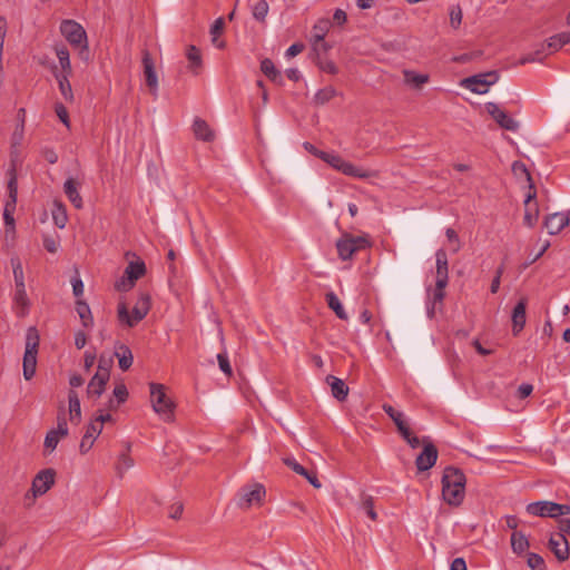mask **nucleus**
<instances>
[{
  "mask_svg": "<svg viewBox=\"0 0 570 570\" xmlns=\"http://www.w3.org/2000/svg\"><path fill=\"white\" fill-rule=\"evenodd\" d=\"M56 114H57L58 118L63 122V125H66L67 127L70 126L69 115L63 105H61V104L56 105Z\"/></svg>",
  "mask_w": 570,
  "mask_h": 570,
  "instance_id": "0e129e2a",
  "label": "nucleus"
},
{
  "mask_svg": "<svg viewBox=\"0 0 570 570\" xmlns=\"http://www.w3.org/2000/svg\"><path fill=\"white\" fill-rule=\"evenodd\" d=\"M316 65L318 68L327 73L336 75L338 69L336 65L332 60L322 59L321 57L316 58Z\"/></svg>",
  "mask_w": 570,
  "mask_h": 570,
  "instance_id": "3c124183",
  "label": "nucleus"
},
{
  "mask_svg": "<svg viewBox=\"0 0 570 570\" xmlns=\"http://www.w3.org/2000/svg\"><path fill=\"white\" fill-rule=\"evenodd\" d=\"M445 235L448 240L452 244V252L458 253L461 249V242L458 233L453 228H448L445 230Z\"/></svg>",
  "mask_w": 570,
  "mask_h": 570,
  "instance_id": "6e6d98bb",
  "label": "nucleus"
},
{
  "mask_svg": "<svg viewBox=\"0 0 570 570\" xmlns=\"http://www.w3.org/2000/svg\"><path fill=\"white\" fill-rule=\"evenodd\" d=\"M69 433L67 420L65 415V407L60 405L57 416V429L50 430L45 438V454L52 453L60 439L66 438Z\"/></svg>",
  "mask_w": 570,
  "mask_h": 570,
  "instance_id": "9b49d317",
  "label": "nucleus"
},
{
  "mask_svg": "<svg viewBox=\"0 0 570 570\" xmlns=\"http://www.w3.org/2000/svg\"><path fill=\"white\" fill-rule=\"evenodd\" d=\"M63 191L76 208H82V198L78 191V184L73 178H69L65 181Z\"/></svg>",
  "mask_w": 570,
  "mask_h": 570,
  "instance_id": "c85d7f7f",
  "label": "nucleus"
},
{
  "mask_svg": "<svg viewBox=\"0 0 570 570\" xmlns=\"http://www.w3.org/2000/svg\"><path fill=\"white\" fill-rule=\"evenodd\" d=\"M370 246L371 242L367 235L355 236L350 233H343L336 240L337 254L342 261L352 259L357 252L364 250Z\"/></svg>",
  "mask_w": 570,
  "mask_h": 570,
  "instance_id": "7ed1b4c3",
  "label": "nucleus"
},
{
  "mask_svg": "<svg viewBox=\"0 0 570 570\" xmlns=\"http://www.w3.org/2000/svg\"><path fill=\"white\" fill-rule=\"evenodd\" d=\"M56 55L59 59L62 72L71 73V66L69 59V51L65 46L56 48Z\"/></svg>",
  "mask_w": 570,
  "mask_h": 570,
  "instance_id": "c03bdc74",
  "label": "nucleus"
},
{
  "mask_svg": "<svg viewBox=\"0 0 570 570\" xmlns=\"http://www.w3.org/2000/svg\"><path fill=\"white\" fill-rule=\"evenodd\" d=\"M512 170L515 176H524L525 180L529 183V186L533 184L531 175L524 164L515 161L512 166Z\"/></svg>",
  "mask_w": 570,
  "mask_h": 570,
  "instance_id": "5fc2aeb1",
  "label": "nucleus"
},
{
  "mask_svg": "<svg viewBox=\"0 0 570 570\" xmlns=\"http://www.w3.org/2000/svg\"><path fill=\"white\" fill-rule=\"evenodd\" d=\"M401 436L412 449H417L422 444V440L414 435L410 428L406 430V433H402Z\"/></svg>",
  "mask_w": 570,
  "mask_h": 570,
  "instance_id": "052dcab7",
  "label": "nucleus"
},
{
  "mask_svg": "<svg viewBox=\"0 0 570 570\" xmlns=\"http://www.w3.org/2000/svg\"><path fill=\"white\" fill-rule=\"evenodd\" d=\"M325 381L331 386L332 395L337 401L346 400L348 395V386L345 384L343 380L334 375H327Z\"/></svg>",
  "mask_w": 570,
  "mask_h": 570,
  "instance_id": "393cba45",
  "label": "nucleus"
},
{
  "mask_svg": "<svg viewBox=\"0 0 570 570\" xmlns=\"http://www.w3.org/2000/svg\"><path fill=\"white\" fill-rule=\"evenodd\" d=\"M465 475L454 466H448L442 475V497L446 503L458 507L462 503L465 493Z\"/></svg>",
  "mask_w": 570,
  "mask_h": 570,
  "instance_id": "f257e3e1",
  "label": "nucleus"
},
{
  "mask_svg": "<svg viewBox=\"0 0 570 570\" xmlns=\"http://www.w3.org/2000/svg\"><path fill=\"white\" fill-rule=\"evenodd\" d=\"M102 425L96 419H94L86 429L87 439H97L102 432Z\"/></svg>",
  "mask_w": 570,
  "mask_h": 570,
  "instance_id": "603ef678",
  "label": "nucleus"
},
{
  "mask_svg": "<svg viewBox=\"0 0 570 570\" xmlns=\"http://www.w3.org/2000/svg\"><path fill=\"white\" fill-rule=\"evenodd\" d=\"M76 311L82 322V325L85 327H89L92 325V317L90 313V308L87 303L82 301H77L76 303Z\"/></svg>",
  "mask_w": 570,
  "mask_h": 570,
  "instance_id": "79ce46f5",
  "label": "nucleus"
},
{
  "mask_svg": "<svg viewBox=\"0 0 570 570\" xmlns=\"http://www.w3.org/2000/svg\"><path fill=\"white\" fill-rule=\"evenodd\" d=\"M185 57L187 60V70L193 75L198 76L203 70V56L200 49L194 45H189L185 50Z\"/></svg>",
  "mask_w": 570,
  "mask_h": 570,
  "instance_id": "a211bd4d",
  "label": "nucleus"
},
{
  "mask_svg": "<svg viewBox=\"0 0 570 570\" xmlns=\"http://www.w3.org/2000/svg\"><path fill=\"white\" fill-rule=\"evenodd\" d=\"M146 265L142 261H131L127 265L124 276L116 282L115 287L119 292H127L131 289L135 283L145 275Z\"/></svg>",
  "mask_w": 570,
  "mask_h": 570,
  "instance_id": "9d476101",
  "label": "nucleus"
},
{
  "mask_svg": "<svg viewBox=\"0 0 570 570\" xmlns=\"http://www.w3.org/2000/svg\"><path fill=\"white\" fill-rule=\"evenodd\" d=\"M150 308V297L148 294H140L135 306L132 307V314L129 315L128 307L125 303L120 302L118 304V318L121 323L126 324L129 327L138 324L149 312Z\"/></svg>",
  "mask_w": 570,
  "mask_h": 570,
  "instance_id": "39448f33",
  "label": "nucleus"
},
{
  "mask_svg": "<svg viewBox=\"0 0 570 570\" xmlns=\"http://www.w3.org/2000/svg\"><path fill=\"white\" fill-rule=\"evenodd\" d=\"M128 390L124 383H119L112 391V397L107 403V410H117L128 399Z\"/></svg>",
  "mask_w": 570,
  "mask_h": 570,
  "instance_id": "cd10ccee",
  "label": "nucleus"
},
{
  "mask_svg": "<svg viewBox=\"0 0 570 570\" xmlns=\"http://www.w3.org/2000/svg\"><path fill=\"white\" fill-rule=\"evenodd\" d=\"M56 472L52 469H46L36 474L32 480L31 489L26 493L24 500L31 505L38 497L47 493L55 484Z\"/></svg>",
  "mask_w": 570,
  "mask_h": 570,
  "instance_id": "6e6552de",
  "label": "nucleus"
},
{
  "mask_svg": "<svg viewBox=\"0 0 570 570\" xmlns=\"http://www.w3.org/2000/svg\"><path fill=\"white\" fill-rule=\"evenodd\" d=\"M326 303L328 307L335 313V315L343 321L348 318L347 313L345 312L340 298L335 293L328 292L325 295Z\"/></svg>",
  "mask_w": 570,
  "mask_h": 570,
  "instance_id": "72a5a7b5",
  "label": "nucleus"
},
{
  "mask_svg": "<svg viewBox=\"0 0 570 570\" xmlns=\"http://www.w3.org/2000/svg\"><path fill=\"white\" fill-rule=\"evenodd\" d=\"M151 405L154 411L164 420L173 422L175 420L176 403L170 399L161 384H150Z\"/></svg>",
  "mask_w": 570,
  "mask_h": 570,
  "instance_id": "f03ea898",
  "label": "nucleus"
},
{
  "mask_svg": "<svg viewBox=\"0 0 570 570\" xmlns=\"http://www.w3.org/2000/svg\"><path fill=\"white\" fill-rule=\"evenodd\" d=\"M511 547L513 552L522 553L529 548V541L522 532L513 531L511 535Z\"/></svg>",
  "mask_w": 570,
  "mask_h": 570,
  "instance_id": "4c0bfd02",
  "label": "nucleus"
},
{
  "mask_svg": "<svg viewBox=\"0 0 570 570\" xmlns=\"http://www.w3.org/2000/svg\"><path fill=\"white\" fill-rule=\"evenodd\" d=\"M134 464L132 459L127 454H121L118 459L117 470L121 475L126 470L131 468Z\"/></svg>",
  "mask_w": 570,
  "mask_h": 570,
  "instance_id": "bf43d9fd",
  "label": "nucleus"
},
{
  "mask_svg": "<svg viewBox=\"0 0 570 570\" xmlns=\"http://www.w3.org/2000/svg\"><path fill=\"white\" fill-rule=\"evenodd\" d=\"M499 80V73L497 71H488L478 73L460 81V85L474 94L488 92L490 86L494 85Z\"/></svg>",
  "mask_w": 570,
  "mask_h": 570,
  "instance_id": "1a4fd4ad",
  "label": "nucleus"
},
{
  "mask_svg": "<svg viewBox=\"0 0 570 570\" xmlns=\"http://www.w3.org/2000/svg\"><path fill=\"white\" fill-rule=\"evenodd\" d=\"M68 402H69V420L71 423L79 424L81 421V406L80 400L78 397L77 392L73 390L68 393Z\"/></svg>",
  "mask_w": 570,
  "mask_h": 570,
  "instance_id": "7c9ffc66",
  "label": "nucleus"
},
{
  "mask_svg": "<svg viewBox=\"0 0 570 570\" xmlns=\"http://www.w3.org/2000/svg\"><path fill=\"white\" fill-rule=\"evenodd\" d=\"M404 83L414 88L421 89L425 83L429 82V75L416 73L413 70H403Z\"/></svg>",
  "mask_w": 570,
  "mask_h": 570,
  "instance_id": "2f4dec72",
  "label": "nucleus"
},
{
  "mask_svg": "<svg viewBox=\"0 0 570 570\" xmlns=\"http://www.w3.org/2000/svg\"><path fill=\"white\" fill-rule=\"evenodd\" d=\"M547 56L548 53L546 52V45H541L535 51L523 56L519 60L518 65H525L529 62H542Z\"/></svg>",
  "mask_w": 570,
  "mask_h": 570,
  "instance_id": "58836bf2",
  "label": "nucleus"
},
{
  "mask_svg": "<svg viewBox=\"0 0 570 570\" xmlns=\"http://www.w3.org/2000/svg\"><path fill=\"white\" fill-rule=\"evenodd\" d=\"M324 161L346 176L362 179L379 177L377 170H368L357 167L354 164L344 160L340 155L336 154L327 153Z\"/></svg>",
  "mask_w": 570,
  "mask_h": 570,
  "instance_id": "423d86ee",
  "label": "nucleus"
},
{
  "mask_svg": "<svg viewBox=\"0 0 570 570\" xmlns=\"http://www.w3.org/2000/svg\"><path fill=\"white\" fill-rule=\"evenodd\" d=\"M69 75L70 73L62 72L61 75L57 76V79H58L60 92L63 96V98L68 101H72L73 95H72L71 85L68 80Z\"/></svg>",
  "mask_w": 570,
  "mask_h": 570,
  "instance_id": "a19ab883",
  "label": "nucleus"
},
{
  "mask_svg": "<svg viewBox=\"0 0 570 570\" xmlns=\"http://www.w3.org/2000/svg\"><path fill=\"white\" fill-rule=\"evenodd\" d=\"M193 132L197 139H200L204 141H212L215 137V134L209 128L208 124L200 118H196L194 120Z\"/></svg>",
  "mask_w": 570,
  "mask_h": 570,
  "instance_id": "c756f323",
  "label": "nucleus"
},
{
  "mask_svg": "<svg viewBox=\"0 0 570 570\" xmlns=\"http://www.w3.org/2000/svg\"><path fill=\"white\" fill-rule=\"evenodd\" d=\"M450 570H468L465 560L463 558H455L451 563Z\"/></svg>",
  "mask_w": 570,
  "mask_h": 570,
  "instance_id": "774afa93",
  "label": "nucleus"
},
{
  "mask_svg": "<svg viewBox=\"0 0 570 570\" xmlns=\"http://www.w3.org/2000/svg\"><path fill=\"white\" fill-rule=\"evenodd\" d=\"M361 509L367 514V517L376 521L377 514L374 510V500L371 495H364L361 502Z\"/></svg>",
  "mask_w": 570,
  "mask_h": 570,
  "instance_id": "09e8293b",
  "label": "nucleus"
},
{
  "mask_svg": "<svg viewBox=\"0 0 570 570\" xmlns=\"http://www.w3.org/2000/svg\"><path fill=\"white\" fill-rule=\"evenodd\" d=\"M450 16V26L458 30L461 26L462 19H463V12L459 4H454L449 10Z\"/></svg>",
  "mask_w": 570,
  "mask_h": 570,
  "instance_id": "a18cd8bd",
  "label": "nucleus"
},
{
  "mask_svg": "<svg viewBox=\"0 0 570 570\" xmlns=\"http://www.w3.org/2000/svg\"><path fill=\"white\" fill-rule=\"evenodd\" d=\"M266 497V490L263 484L254 483L243 487L239 492L238 507L249 509L254 505L262 507Z\"/></svg>",
  "mask_w": 570,
  "mask_h": 570,
  "instance_id": "f8f14e48",
  "label": "nucleus"
},
{
  "mask_svg": "<svg viewBox=\"0 0 570 570\" xmlns=\"http://www.w3.org/2000/svg\"><path fill=\"white\" fill-rule=\"evenodd\" d=\"M569 224V217L564 213H554L546 217L544 227L550 235H557Z\"/></svg>",
  "mask_w": 570,
  "mask_h": 570,
  "instance_id": "412c9836",
  "label": "nucleus"
},
{
  "mask_svg": "<svg viewBox=\"0 0 570 570\" xmlns=\"http://www.w3.org/2000/svg\"><path fill=\"white\" fill-rule=\"evenodd\" d=\"M543 45H546V52L548 56L560 50L564 46L559 33L550 37Z\"/></svg>",
  "mask_w": 570,
  "mask_h": 570,
  "instance_id": "8fccbe9b",
  "label": "nucleus"
},
{
  "mask_svg": "<svg viewBox=\"0 0 570 570\" xmlns=\"http://www.w3.org/2000/svg\"><path fill=\"white\" fill-rule=\"evenodd\" d=\"M59 240L57 238H53L51 236H45L43 237V247L49 252V253H57L58 248H59Z\"/></svg>",
  "mask_w": 570,
  "mask_h": 570,
  "instance_id": "e2e57ef3",
  "label": "nucleus"
},
{
  "mask_svg": "<svg viewBox=\"0 0 570 570\" xmlns=\"http://www.w3.org/2000/svg\"><path fill=\"white\" fill-rule=\"evenodd\" d=\"M422 445L423 450L415 459V465L420 472L430 470L435 464L439 455L436 446L428 438L422 440Z\"/></svg>",
  "mask_w": 570,
  "mask_h": 570,
  "instance_id": "ddd939ff",
  "label": "nucleus"
},
{
  "mask_svg": "<svg viewBox=\"0 0 570 570\" xmlns=\"http://www.w3.org/2000/svg\"><path fill=\"white\" fill-rule=\"evenodd\" d=\"M284 463L291 468L294 472L297 474L306 478V480L315 488L320 489L322 487L321 482L318 481L317 476L313 472H308L303 465H301L296 460L286 458L284 459Z\"/></svg>",
  "mask_w": 570,
  "mask_h": 570,
  "instance_id": "b1692460",
  "label": "nucleus"
},
{
  "mask_svg": "<svg viewBox=\"0 0 570 570\" xmlns=\"http://www.w3.org/2000/svg\"><path fill=\"white\" fill-rule=\"evenodd\" d=\"M13 303L17 309V315L20 317L26 316L30 306V302L27 296L24 284L14 285Z\"/></svg>",
  "mask_w": 570,
  "mask_h": 570,
  "instance_id": "4be33fe9",
  "label": "nucleus"
},
{
  "mask_svg": "<svg viewBox=\"0 0 570 570\" xmlns=\"http://www.w3.org/2000/svg\"><path fill=\"white\" fill-rule=\"evenodd\" d=\"M305 49V46L304 43L302 42H296L294 45H292L287 50H286V56L288 58H293L297 55H299L303 50Z\"/></svg>",
  "mask_w": 570,
  "mask_h": 570,
  "instance_id": "338daca9",
  "label": "nucleus"
},
{
  "mask_svg": "<svg viewBox=\"0 0 570 570\" xmlns=\"http://www.w3.org/2000/svg\"><path fill=\"white\" fill-rule=\"evenodd\" d=\"M10 264L12 266L14 285L24 284V274L21 261L18 257H12L10 259Z\"/></svg>",
  "mask_w": 570,
  "mask_h": 570,
  "instance_id": "49530a36",
  "label": "nucleus"
},
{
  "mask_svg": "<svg viewBox=\"0 0 570 570\" xmlns=\"http://www.w3.org/2000/svg\"><path fill=\"white\" fill-rule=\"evenodd\" d=\"M383 411L391 417V420L394 422L397 431L400 434L406 433V430L410 428L409 423L405 419V415L403 412L395 410L390 404H383L382 406Z\"/></svg>",
  "mask_w": 570,
  "mask_h": 570,
  "instance_id": "a878e982",
  "label": "nucleus"
},
{
  "mask_svg": "<svg viewBox=\"0 0 570 570\" xmlns=\"http://www.w3.org/2000/svg\"><path fill=\"white\" fill-rule=\"evenodd\" d=\"M527 563L532 570H544V560L537 553H529Z\"/></svg>",
  "mask_w": 570,
  "mask_h": 570,
  "instance_id": "864d4df0",
  "label": "nucleus"
},
{
  "mask_svg": "<svg viewBox=\"0 0 570 570\" xmlns=\"http://www.w3.org/2000/svg\"><path fill=\"white\" fill-rule=\"evenodd\" d=\"M110 377L106 376V373H95L87 385V396L92 400H97L105 392L106 384Z\"/></svg>",
  "mask_w": 570,
  "mask_h": 570,
  "instance_id": "6ab92c4d",
  "label": "nucleus"
},
{
  "mask_svg": "<svg viewBox=\"0 0 570 570\" xmlns=\"http://www.w3.org/2000/svg\"><path fill=\"white\" fill-rule=\"evenodd\" d=\"M525 510L529 514L540 518H558L557 503L552 501L532 502L527 505Z\"/></svg>",
  "mask_w": 570,
  "mask_h": 570,
  "instance_id": "dca6fc26",
  "label": "nucleus"
},
{
  "mask_svg": "<svg viewBox=\"0 0 570 570\" xmlns=\"http://www.w3.org/2000/svg\"><path fill=\"white\" fill-rule=\"evenodd\" d=\"M60 31L71 46L80 49L82 58L88 59V43L85 29L73 20H63Z\"/></svg>",
  "mask_w": 570,
  "mask_h": 570,
  "instance_id": "0eeeda50",
  "label": "nucleus"
},
{
  "mask_svg": "<svg viewBox=\"0 0 570 570\" xmlns=\"http://www.w3.org/2000/svg\"><path fill=\"white\" fill-rule=\"evenodd\" d=\"M537 197V190L534 187V184H531L529 186V191L525 196L524 206H525V213H524V224L529 227H533L539 218V208L537 203H533V200Z\"/></svg>",
  "mask_w": 570,
  "mask_h": 570,
  "instance_id": "2eb2a0df",
  "label": "nucleus"
},
{
  "mask_svg": "<svg viewBox=\"0 0 570 570\" xmlns=\"http://www.w3.org/2000/svg\"><path fill=\"white\" fill-rule=\"evenodd\" d=\"M549 547L559 561H566L569 558V543L563 533L552 534L549 540Z\"/></svg>",
  "mask_w": 570,
  "mask_h": 570,
  "instance_id": "f3484780",
  "label": "nucleus"
},
{
  "mask_svg": "<svg viewBox=\"0 0 570 570\" xmlns=\"http://www.w3.org/2000/svg\"><path fill=\"white\" fill-rule=\"evenodd\" d=\"M336 96V90L333 87H326L318 90L314 97V100L318 105H324Z\"/></svg>",
  "mask_w": 570,
  "mask_h": 570,
  "instance_id": "de8ad7c7",
  "label": "nucleus"
},
{
  "mask_svg": "<svg viewBox=\"0 0 570 570\" xmlns=\"http://www.w3.org/2000/svg\"><path fill=\"white\" fill-rule=\"evenodd\" d=\"M436 257V281H449L448 257L444 249H439L435 254Z\"/></svg>",
  "mask_w": 570,
  "mask_h": 570,
  "instance_id": "473e14b6",
  "label": "nucleus"
},
{
  "mask_svg": "<svg viewBox=\"0 0 570 570\" xmlns=\"http://www.w3.org/2000/svg\"><path fill=\"white\" fill-rule=\"evenodd\" d=\"M52 219L57 227L63 228L68 222L67 210L61 202L55 200L52 208Z\"/></svg>",
  "mask_w": 570,
  "mask_h": 570,
  "instance_id": "f704fd0d",
  "label": "nucleus"
},
{
  "mask_svg": "<svg viewBox=\"0 0 570 570\" xmlns=\"http://www.w3.org/2000/svg\"><path fill=\"white\" fill-rule=\"evenodd\" d=\"M268 9L269 7L266 0H257L252 4L253 17L263 22L268 13Z\"/></svg>",
  "mask_w": 570,
  "mask_h": 570,
  "instance_id": "37998d69",
  "label": "nucleus"
},
{
  "mask_svg": "<svg viewBox=\"0 0 570 570\" xmlns=\"http://www.w3.org/2000/svg\"><path fill=\"white\" fill-rule=\"evenodd\" d=\"M112 365V358L111 357H105L101 355L99 357L98 367L96 373H101L102 371L106 373V376L110 377V368Z\"/></svg>",
  "mask_w": 570,
  "mask_h": 570,
  "instance_id": "4d7b16f0",
  "label": "nucleus"
},
{
  "mask_svg": "<svg viewBox=\"0 0 570 570\" xmlns=\"http://www.w3.org/2000/svg\"><path fill=\"white\" fill-rule=\"evenodd\" d=\"M217 361H218V364H219V368L227 375V376H232L233 375V370H232V366L229 364V360H228V356L225 354V353H219L217 355Z\"/></svg>",
  "mask_w": 570,
  "mask_h": 570,
  "instance_id": "13d9d810",
  "label": "nucleus"
},
{
  "mask_svg": "<svg viewBox=\"0 0 570 570\" xmlns=\"http://www.w3.org/2000/svg\"><path fill=\"white\" fill-rule=\"evenodd\" d=\"M116 356L118 357L119 367L122 371H127L130 368L134 357L128 346L120 345L119 348L116 351Z\"/></svg>",
  "mask_w": 570,
  "mask_h": 570,
  "instance_id": "c9c22d12",
  "label": "nucleus"
},
{
  "mask_svg": "<svg viewBox=\"0 0 570 570\" xmlns=\"http://www.w3.org/2000/svg\"><path fill=\"white\" fill-rule=\"evenodd\" d=\"M39 342L40 337L37 328L29 327L26 333V351L22 363L23 377L27 381L31 380L36 373Z\"/></svg>",
  "mask_w": 570,
  "mask_h": 570,
  "instance_id": "20e7f679",
  "label": "nucleus"
},
{
  "mask_svg": "<svg viewBox=\"0 0 570 570\" xmlns=\"http://www.w3.org/2000/svg\"><path fill=\"white\" fill-rule=\"evenodd\" d=\"M525 308H527V299L522 298L514 306L512 312V323H513V334L518 335L525 325Z\"/></svg>",
  "mask_w": 570,
  "mask_h": 570,
  "instance_id": "5701e85b",
  "label": "nucleus"
},
{
  "mask_svg": "<svg viewBox=\"0 0 570 570\" xmlns=\"http://www.w3.org/2000/svg\"><path fill=\"white\" fill-rule=\"evenodd\" d=\"M304 148L305 150H307L309 154L318 157L320 159H322L324 161L327 153L326 151H323V150H320L317 149L314 145H312L311 142H304Z\"/></svg>",
  "mask_w": 570,
  "mask_h": 570,
  "instance_id": "69168bd1",
  "label": "nucleus"
},
{
  "mask_svg": "<svg viewBox=\"0 0 570 570\" xmlns=\"http://www.w3.org/2000/svg\"><path fill=\"white\" fill-rule=\"evenodd\" d=\"M142 65H144V76L147 86L151 91H156L158 87V79L155 71V65L151 59V56L148 51H144L142 53Z\"/></svg>",
  "mask_w": 570,
  "mask_h": 570,
  "instance_id": "aec40b11",
  "label": "nucleus"
},
{
  "mask_svg": "<svg viewBox=\"0 0 570 570\" xmlns=\"http://www.w3.org/2000/svg\"><path fill=\"white\" fill-rule=\"evenodd\" d=\"M331 21L326 18L318 19L313 27V50H318V42H322L331 28Z\"/></svg>",
  "mask_w": 570,
  "mask_h": 570,
  "instance_id": "bb28decb",
  "label": "nucleus"
},
{
  "mask_svg": "<svg viewBox=\"0 0 570 570\" xmlns=\"http://www.w3.org/2000/svg\"><path fill=\"white\" fill-rule=\"evenodd\" d=\"M224 28L225 21L223 18L216 19L210 27L212 43L218 49L225 48V41L218 40V37L223 33Z\"/></svg>",
  "mask_w": 570,
  "mask_h": 570,
  "instance_id": "e433bc0d",
  "label": "nucleus"
},
{
  "mask_svg": "<svg viewBox=\"0 0 570 570\" xmlns=\"http://www.w3.org/2000/svg\"><path fill=\"white\" fill-rule=\"evenodd\" d=\"M485 109L501 128L509 131H517L519 129V122L510 117L495 102L485 104Z\"/></svg>",
  "mask_w": 570,
  "mask_h": 570,
  "instance_id": "4468645a",
  "label": "nucleus"
},
{
  "mask_svg": "<svg viewBox=\"0 0 570 570\" xmlns=\"http://www.w3.org/2000/svg\"><path fill=\"white\" fill-rule=\"evenodd\" d=\"M261 70L262 72L268 77L272 81L274 82H278L279 79H281V73L279 71L276 69L274 62L266 58L262 61L261 63Z\"/></svg>",
  "mask_w": 570,
  "mask_h": 570,
  "instance_id": "ea45409f",
  "label": "nucleus"
},
{
  "mask_svg": "<svg viewBox=\"0 0 570 570\" xmlns=\"http://www.w3.org/2000/svg\"><path fill=\"white\" fill-rule=\"evenodd\" d=\"M448 282L436 281L435 282V288L433 292V301L434 302H442L444 298V288L446 287Z\"/></svg>",
  "mask_w": 570,
  "mask_h": 570,
  "instance_id": "680f3d73",
  "label": "nucleus"
}]
</instances>
